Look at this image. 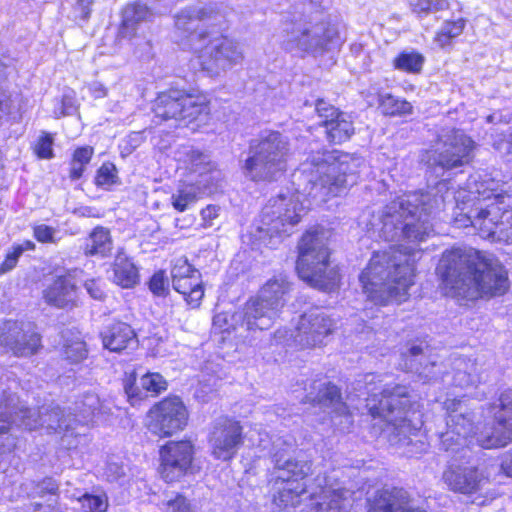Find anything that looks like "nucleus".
Instances as JSON below:
<instances>
[{"mask_svg": "<svg viewBox=\"0 0 512 512\" xmlns=\"http://www.w3.org/2000/svg\"><path fill=\"white\" fill-rule=\"evenodd\" d=\"M151 9L140 1L128 3L122 9V17L119 23L118 37L132 39L136 36L139 23L150 20Z\"/></svg>", "mask_w": 512, "mask_h": 512, "instance_id": "obj_26", "label": "nucleus"}, {"mask_svg": "<svg viewBox=\"0 0 512 512\" xmlns=\"http://www.w3.org/2000/svg\"><path fill=\"white\" fill-rule=\"evenodd\" d=\"M329 512H342L345 508V492L343 489H331L327 491Z\"/></svg>", "mask_w": 512, "mask_h": 512, "instance_id": "obj_46", "label": "nucleus"}, {"mask_svg": "<svg viewBox=\"0 0 512 512\" xmlns=\"http://www.w3.org/2000/svg\"><path fill=\"white\" fill-rule=\"evenodd\" d=\"M113 249V239L108 228L97 225L84 240L82 251L86 257H107Z\"/></svg>", "mask_w": 512, "mask_h": 512, "instance_id": "obj_28", "label": "nucleus"}, {"mask_svg": "<svg viewBox=\"0 0 512 512\" xmlns=\"http://www.w3.org/2000/svg\"><path fill=\"white\" fill-rule=\"evenodd\" d=\"M302 201L295 195L278 194L261 208L259 231L270 238L289 237L305 215Z\"/></svg>", "mask_w": 512, "mask_h": 512, "instance_id": "obj_7", "label": "nucleus"}, {"mask_svg": "<svg viewBox=\"0 0 512 512\" xmlns=\"http://www.w3.org/2000/svg\"><path fill=\"white\" fill-rule=\"evenodd\" d=\"M38 486L40 488L38 495L41 497L46 495L56 496L59 494V485L51 477L42 479Z\"/></svg>", "mask_w": 512, "mask_h": 512, "instance_id": "obj_49", "label": "nucleus"}, {"mask_svg": "<svg viewBox=\"0 0 512 512\" xmlns=\"http://www.w3.org/2000/svg\"><path fill=\"white\" fill-rule=\"evenodd\" d=\"M466 25L467 19L464 17L445 20L433 37L434 43L441 49L452 48L455 40L463 34Z\"/></svg>", "mask_w": 512, "mask_h": 512, "instance_id": "obj_31", "label": "nucleus"}, {"mask_svg": "<svg viewBox=\"0 0 512 512\" xmlns=\"http://www.w3.org/2000/svg\"><path fill=\"white\" fill-rule=\"evenodd\" d=\"M288 287L277 279L268 280L260 289L259 296L253 301V317L266 316L267 311H278L284 306V296Z\"/></svg>", "mask_w": 512, "mask_h": 512, "instance_id": "obj_25", "label": "nucleus"}, {"mask_svg": "<svg viewBox=\"0 0 512 512\" xmlns=\"http://www.w3.org/2000/svg\"><path fill=\"white\" fill-rule=\"evenodd\" d=\"M77 3L81 8V19L87 21L91 16L94 0H77Z\"/></svg>", "mask_w": 512, "mask_h": 512, "instance_id": "obj_54", "label": "nucleus"}, {"mask_svg": "<svg viewBox=\"0 0 512 512\" xmlns=\"http://www.w3.org/2000/svg\"><path fill=\"white\" fill-rule=\"evenodd\" d=\"M425 57L422 53L411 50L400 51L392 60V67L407 74H420L423 70Z\"/></svg>", "mask_w": 512, "mask_h": 512, "instance_id": "obj_34", "label": "nucleus"}, {"mask_svg": "<svg viewBox=\"0 0 512 512\" xmlns=\"http://www.w3.org/2000/svg\"><path fill=\"white\" fill-rule=\"evenodd\" d=\"M0 421L7 422L6 425L0 426V434L8 433L11 428V422L6 419L4 414H0Z\"/></svg>", "mask_w": 512, "mask_h": 512, "instance_id": "obj_56", "label": "nucleus"}, {"mask_svg": "<svg viewBox=\"0 0 512 512\" xmlns=\"http://www.w3.org/2000/svg\"><path fill=\"white\" fill-rule=\"evenodd\" d=\"M0 346L15 357H29L41 351L42 335L35 323L7 321L0 332Z\"/></svg>", "mask_w": 512, "mask_h": 512, "instance_id": "obj_14", "label": "nucleus"}, {"mask_svg": "<svg viewBox=\"0 0 512 512\" xmlns=\"http://www.w3.org/2000/svg\"><path fill=\"white\" fill-rule=\"evenodd\" d=\"M151 111L159 123L173 121L195 133L210 124L212 100L202 89L173 85L155 95Z\"/></svg>", "mask_w": 512, "mask_h": 512, "instance_id": "obj_5", "label": "nucleus"}, {"mask_svg": "<svg viewBox=\"0 0 512 512\" xmlns=\"http://www.w3.org/2000/svg\"><path fill=\"white\" fill-rule=\"evenodd\" d=\"M200 186L195 182H182L170 197L172 208L183 213L194 206L200 199Z\"/></svg>", "mask_w": 512, "mask_h": 512, "instance_id": "obj_30", "label": "nucleus"}, {"mask_svg": "<svg viewBox=\"0 0 512 512\" xmlns=\"http://www.w3.org/2000/svg\"><path fill=\"white\" fill-rule=\"evenodd\" d=\"M217 14L215 7L205 6L182 11L175 18V26L182 33V45L195 57L200 69L212 76L230 69L244 59L238 41L228 34L217 32L212 26L188 28L194 22L214 19Z\"/></svg>", "mask_w": 512, "mask_h": 512, "instance_id": "obj_3", "label": "nucleus"}, {"mask_svg": "<svg viewBox=\"0 0 512 512\" xmlns=\"http://www.w3.org/2000/svg\"><path fill=\"white\" fill-rule=\"evenodd\" d=\"M245 439L242 423L235 417L222 416L213 424L208 436L211 455L216 460L229 462L236 457Z\"/></svg>", "mask_w": 512, "mask_h": 512, "instance_id": "obj_13", "label": "nucleus"}, {"mask_svg": "<svg viewBox=\"0 0 512 512\" xmlns=\"http://www.w3.org/2000/svg\"><path fill=\"white\" fill-rule=\"evenodd\" d=\"M308 402L312 406L339 405L342 409V415L346 417H350L352 415L347 404L343 401L341 388L330 381L324 383L318 391L317 395L314 398H311Z\"/></svg>", "mask_w": 512, "mask_h": 512, "instance_id": "obj_29", "label": "nucleus"}, {"mask_svg": "<svg viewBox=\"0 0 512 512\" xmlns=\"http://www.w3.org/2000/svg\"><path fill=\"white\" fill-rule=\"evenodd\" d=\"M220 207L215 204H208L200 210L202 225L211 227L213 221L219 217Z\"/></svg>", "mask_w": 512, "mask_h": 512, "instance_id": "obj_47", "label": "nucleus"}, {"mask_svg": "<svg viewBox=\"0 0 512 512\" xmlns=\"http://www.w3.org/2000/svg\"><path fill=\"white\" fill-rule=\"evenodd\" d=\"M476 147L477 144L471 136L461 129L453 128L442 141L438 165L446 170L469 165L473 161Z\"/></svg>", "mask_w": 512, "mask_h": 512, "instance_id": "obj_16", "label": "nucleus"}, {"mask_svg": "<svg viewBox=\"0 0 512 512\" xmlns=\"http://www.w3.org/2000/svg\"><path fill=\"white\" fill-rule=\"evenodd\" d=\"M36 245L31 240H24L21 244H15L8 251L0 263V276L12 271L18 264L19 258L25 251H34Z\"/></svg>", "mask_w": 512, "mask_h": 512, "instance_id": "obj_37", "label": "nucleus"}, {"mask_svg": "<svg viewBox=\"0 0 512 512\" xmlns=\"http://www.w3.org/2000/svg\"><path fill=\"white\" fill-rule=\"evenodd\" d=\"M417 277L414 251L391 247L374 251L358 279L366 301L376 307H387L408 302Z\"/></svg>", "mask_w": 512, "mask_h": 512, "instance_id": "obj_2", "label": "nucleus"}, {"mask_svg": "<svg viewBox=\"0 0 512 512\" xmlns=\"http://www.w3.org/2000/svg\"><path fill=\"white\" fill-rule=\"evenodd\" d=\"M102 347L114 354H124L138 345V334L134 327L119 318L107 323L99 332Z\"/></svg>", "mask_w": 512, "mask_h": 512, "instance_id": "obj_22", "label": "nucleus"}, {"mask_svg": "<svg viewBox=\"0 0 512 512\" xmlns=\"http://www.w3.org/2000/svg\"><path fill=\"white\" fill-rule=\"evenodd\" d=\"M409 493L402 487L392 486L377 490L367 502V512H427L410 506Z\"/></svg>", "mask_w": 512, "mask_h": 512, "instance_id": "obj_23", "label": "nucleus"}, {"mask_svg": "<svg viewBox=\"0 0 512 512\" xmlns=\"http://www.w3.org/2000/svg\"><path fill=\"white\" fill-rule=\"evenodd\" d=\"M365 407L373 419H380L388 426L398 428L405 425L413 403L408 388L395 384L380 392L370 393L365 399Z\"/></svg>", "mask_w": 512, "mask_h": 512, "instance_id": "obj_11", "label": "nucleus"}, {"mask_svg": "<svg viewBox=\"0 0 512 512\" xmlns=\"http://www.w3.org/2000/svg\"><path fill=\"white\" fill-rule=\"evenodd\" d=\"M379 107L386 116L409 115L413 112V106L406 99H399L388 93L378 99Z\"/></svg>", "mask_w": 512, "mask_h": 512, "instance_id": "obj_36", "label": "nucleus"}, {"mask_svg": "<svg viewBox=\"0 0 512 512\" xmlns=\"http://www.w3.org/2000/svg\"><path fill=\"white\" fill-rule=\"evenodd\" d=\"M315 110L321 118L320 126L325 129V136L330 144H342L350 140L354 134V126L346 113L323 99L316 101Z\"/></svg>", "mask_w": 512, "mask_h": 512, "instance_id": "obj_20", "label": "nucleus"}, {"mask_svg": "<svg viewBox=\"0 0 512 512\" xmlns=\"http://www.w3.org/2000/svg\"><path fill=\"white\" fill-rule=\"evenodd\" d=\"M77 501L82 504L84 512H107L109 508V499L105 493L95 495L86 492Z\"/></svg>", "mask_w": 512, "mask_h": 512, "instance_id": "obj_39", "label": "nucleus"}, {"mask_svg": "<svg viewBox=\"0 0 512 512\" xmlns=\"http://www.w3.org/2000/svg\"><path fill=\"white\" fill-rule=\"evenodd\" d=\"M189 411L182 398L169 394L151 405L146 413V429L158 439H169L184 431Z\"/></svg>", "mask_w": 512, "mask_h": 512, "instance_id": "obj_9", "label": "nucleus"}, {"mask_svg": "<svg viewBox=\"0 0 512 512\" xmlns=\"http://www.w3.org/2000/svg\"><path fill=\"white\" fill-rule=\"evenodd\" d=\"M168 389V381L159 372L148 371L139 380L135 370L125 374L123 390L132 407L143 405L150 398H157Z\"/></svg>", "mask_w": 512, "mask_h": 512, "instance_id": "obj_17", "label": "nucleus"}, {"mask_svg": "<svg viewBox=\"0 0 512 512\" xmlns=\"http://www.w3.org/2000/svg\"><path fill=\"white\" fill-rule=\"evenodd\" d=\"M499 468L501 474L512 479V448L503 455Z\"/></svg>", "mask_w": 512, "mask_h": 512, "instance_id": "obj_52", "label": "nucleus"}, {"mask_svg": "<svg viewBox=\"0 0 512 512\" xmlns=\"http://www.w3.org/2000/svg\"><path fill=\"white\" fill-rule=\"evenodd\" d=\"M171 281L173 289L183 297L190 308L200 307L205 294L202 275L186 257L174 261L171 267Z\"/></svg>", "mask_w": 512, "mask_h": 512, "instance_id": "obj_15", "label": "nucleus"}, {"mask_svg": "<svg viewBox=\"0 0 512 512\" xmlns=\"http://www.w3.org/2000/svg\"><path fill=\"white\" fill-rule=\"evenodd\" d=\"M62 356L69 364H79L87 359L88 347L80 332H71L65 339Z\"/></svg>", "mask_w": 512, "mask_h": 512, "instance_id": "obj_33", "label": "nucleus"}, {"mask_svg": "<svg viewBox=\"0 0 512 512\" xmlns=\"http://www.w3.org/2000/svg\"><path fill=\"white\" fill-rule=\"evenodd\" d=\"M490 431L477 438V444L487 450L505 448L512 443V389L504 390L497 402L488 407Z\"/></svg>", "mask_w": 512, "mask_h": 512, "instance_id": "obj_12", "label": "nucleus"}, {"mask_svg": "<svg viewBox=\"0 0 512 512\" xmlns=\"http://www.w3.org/2000/svg\"><path fill=\"white\" fill-rule=\"evenodd\" d=\"M347 186V179L345 173H339L334 176L328 183L327 189L334 196L338 195V193L345 189Z\"/></svg>", "mask_w": 512, "mask_h": 512, "instance_id": "obj_51", "label": "nucleus"}, {"mask_svg": "<svg viewBox=\"0 0 512 512\" xmlns=\"http://www.w3.org/2000/svg\"><path fill=\"white\" fill-rule=\"evenodd\" d=\"M288 142L279 131H270L259 139L255 150L244 163V170L253 182L270 179L276 171L282 170L287 154Z\"/></svg>", "mask_w": 512, "mask_h": 512, "instance_id": "obj_10", "label": "nucleus"}, {"mask_svg": "<svg viewBox=\"0 0 512 512\" xmlns=\"http://www.w3.org/2000/svg\"><path fill=\"white\" fill-rule=\"evenodd\" d=\"M436 270L444 296H466L473 288L478 298L488 300L504 296L511 286L505 266L476 249L444 251Z\"/></svg>", "mask_w": 512, "mask_h": 512, "instance_id": "obj_1", "label": "nucleus"}, {"mask_svg": "<svg viewBox=\"0 0 512 512\" xmlns=\"http://www.w3.org/2000/svg\"><path fill=\"white\" fill-rule=\"evenodd\" d=\"M325 228H306L296 245L295 272L300 280L324 293L337 291L342 283L341 268L333 264V251L324 240Z\"/></svg>", "mask_w": 512, "mask_h": 512, "instance_id": "obj_4", "label": "nucleus"}, {"mask_svg": "<svg viewBox=\"0 0 512 512\" xmlns=\"http://www.w3.org/2000/svg\"><path fill=\"white\" fill-rule=\"evenodd\" d=\"M495 209L497 212L493 217L494 213L489 209H480L473 218L469 217L470 226L478 230L482 237H492L497 232L498 221L496 216L499 214V208L496 207Z\"/></svg>", "mask_w": 512, "mask_h": 512, "instance_id": "obj_35", "label": "nucleus"}, {"mask_svg": "<svg viewBox=\"0 0 512 512\" xmlns=\"http://www.w3.org/2000/svg\"><path fill=\"white\" fill-rule=\"evenodd\" d=\"M420 351H421V349H420V348H413V349H412V352H413L414 354H416V353H418V352H420Z\"/></svg>", "mask_w": 512, "mask_h": 512, "instance_id": "obj_59", "label": "nucleus"}, {"mask_svg": "<svg viewBox=\"0 0 512 512\" xmlns=\"http://www.w3.org/2000/svg\"><path fill=\"white\" fill-rule=\"evenodd\" d=\"M34 429H35V427H28V428H27V430H28V431H32V430H34Z\"/></svg>", "mask_w": 512, "mask_h": 512, "instance_id": "obj_61", "label": "nucleus"}, {"mask_svg": "<svg viewBox=\"0 0 512 512\" xmlns=\"http://www.w3.org/2000/svg\"><path fill=\"white\" fill-rule=\"evenodd\" d=\"M196 445L192 439L167 440L158 448V478L167 485H174L198 472Z\"/></svg>", "mask_w": 512, "mask_h": 512, "instance_id": "obj_8", "label": "nucleus"}, {"mask_svg": "<svg viewBox=\"0 0 512 512\" xmlns=\"http://www.w3.org/2000/svg\"><path fill=\"white\" fill-rule=\"evenodd\" d=\"M163 506V512H197L192 501L181 492H176Z\"/></svg>", "mask_w": 512, "mask_h": 512, "instance_id": "obj_43", "label": "nucleus"}, {"mask_svg": "<svg viewBox=\"0 0 512 512\" xmlns=\"http://www.w3.org/2000/svg\"><path fill=\"white\" fill-rule=\"evenodd\" d=\"M297 337L303 349L325 345V339L335 331V321L322 311L301 315L296 326Z\"/></svg>", "mask_w": 512, "mask_h": 512, "instance_id": "obj_19", "label": "nucleus"}, {"mask_svg": "<svg viewBox=\"0 0 512 512\" xmlns=\"http://www.w3.org/2000/svg\"><path fill=\"white\" fill-rule=\"evenodd\" d=\"M113 282L124 289L135 287L139 282V270L132 258L118 251L112 263Z\"/></svg>", "mask_w": 512, "mask_h": 512, "instance_id": "obj_27", "label": "nucleus"}, {"mask_svg": "<svg viewBox=\"0 0 512 512\" xmlns=\"http://www.w3.org/2000/svg\"><path fill=\"white\" fill-rule=\"evenodd\" d=\"M277 474L269 480L271 503L278 511L298 508L308 492L307 478L310 465L297 459H288L275 465Z\"/></svg>", "mask_w": 512, "mask_h": 512, "instance_id": "obj_6", "label": "nucleus"}, {"mask_svg": "<svg viewBox=\"0 0 512 512\" xmlns=\"http://www.w3.org/2000/svg\"><path fill=\"white\" fill-rule=\"evenodd\" d=\"M34 239L41 244H55L58 242L56 230L46 224H37L32 227Z\"/></svg>", "mask_w": 512, "mask_h": 512, "instance_id": "obj_45", "label": "nucleus"}, {"mask_svg": "<svg viewBox=\"0 0 512 512\" xmlns=\"http://www.w3.org/2000/svg\"><path fill=\"white\" fill-rule=\"evenodd\" d=\"M408 227H409L408 225H405L404 228H403V232L405 234H408Z\"/></svg>", "mask_w": 512, "mask_h": 512, "instance_id": "obj_60", "label": "nucleus"}, {"mask_svg": "<svg viewBox=\"0 0 512 512\" xmlns=\"http://www.w3.org/2000/svg\"><path fill=\"white\" fill-rule=\"evenodd\" d=\"M327 491L328 487L321 485L317 492L309 495L310 503L307 505V512H329Z\"/></svg>", "mask_w": 512, "mask_h": 512, "instance_id": "obj_44", "label": "nucleus"}, {"mask_svg": "<svg viewBox=\"0 0 512 512\" xmlns=\"http://www.w3.org/2000/svg\"><path fill=\"white\" fill-rule=\"evenodd\" d=\"M94 153V147L90 145H82L74 148L69 159L68 169V177L71 181H76L83 177Z\"/></svg>", "mask_w": 512, "mask_h": 512, "instance_id": "obj_32", "label": "nucleus"}, {"mask_svg": "<svg viewBox=\"0 0 512 512\" xmlns=\"http://www.w3.org/2000/svg\"><path fill=\"white\" fill-rule=\"evenodd\" d=\"M151 293L156 297L165 298L169 294V280L163 269L155 271L147 282Z\"/></svg>", "mask_w": 512, "mask_h": 512, "instance_id": "obj_42", "label": "nucleus"}, {"mask_svg": "<svg viewBox=\"0 0 512 512\" xmlns=\"http://www.w3.org/2000/svg\"><path fill=\"white\" fill-rule=\"evenodd\" d=\"M44 302L53 308L72 310L78 306L79 287L74 275L66 271L53 277L50 284L42 291Z\"/></svg>", "mask_w": 512, "mask_h": 512, "instance_id": "obj_21", "label": "nucleus"}, {"mask_svg": "<svg viewBox=\"0 0 512 512\" xmlns=\"http://www.w3.org/2000/svg\"><path fill=\"white\" fill-rule=\"evenodd\" d=\"M41 508H42V504H41V503H35V504L33 505V509H34L35 511L40 510Z\"/></svg>", "mask_w": 512, "mask_h": 512, "instance_id": "obj_57", "label": "nucleus"}, {"mask_svg": "<svg viewBox=\"0 0 512 512\" xmlns=\"http://www.w3.org/2000/svg\"><path fill=\"white\" fill-rule=\"evenodd\" d=\"M85 286L92 298L96 300H103L105 298V292L95 280L87 281Z\"/></svg>", "mask_w": 512, "mask_h": 512, "instance_id": "obj_53", "label": "nucleus"}, {"mask_svg": "<svg viewBox=\"0 0 512 512\" xmlns=\"http://www.w3.org/2000/svg\"><path fill=\"white\" fill-rule=\"evenodd\" d=\"M449 7V0H416L411 10L417 16L423 17L432 12L448 10Z\"/></svg>", "mask_w": 512, "mask_h": 512, "instance_id": "obj_41", "label": "nucleus"}, {"mask_svg": "<svg viewBox=\"0 0 512 512\" xmlns=\"http://www.w3.org/2000/svg\"><path fill=\"white\" fill-rule=\"evenodd\" d=\"M21 411L24 413L25 416H28V414L30 413L29 408H23V409H21Z\"/></svg>", "mask_w": 512, "mask_h": 512, "instance_id": "obj_58", "label": "nucleus"}, {"mask_svg": "<svg viewBox=\"0 0 512 512\" xmlns=\"http://www.w3.org/2000/svg\"><path fill=\"white\" fill-rule=\"evenodd\" d=\"M473 423L470 418L464 414H460L456 417L454 431L457 435L467 438L470 436L472 431Z\"/></svg>", "mask_w": 512, "mask_h": 512, "instance_id": "obj_48", "label": "nucleus"}, {"mask_svg": "<svg viewBox=\"0 0 512 512\" xmlns=\"http://www.w3.org/2000/svg\"><path fill=\"white\" fill-rule=\"evenodd\" d=\"M54 139L49 132H42L32 147L33 154L41 160H50L54 158L53 149Z\"/></svg>", "mask_w": 512, "mask_h": 512, "instance_id": "obj_40", "label": "nucleus"}, {"mask_svg": "<svg viewBox=\"0 0 512 512\" xmlns=\"http://www.w3.org/2000/svg\"><path fill=\"white\" fill-rule=\"evenodd\" d=\"M118 182L119 177L117 167L110 161L103 162L95 172L94 184L98 188L110 189Z\"/></svg>", "mask_w": 512, "mask_h": 512, "instance_id": "obj_38", "label": "nucleus"}, {"mask_svg": "<svg viewBox=\"0 0 512 512\" xmlns=\"http://www.w3.org/2000/svg\"><path fill=\"white\" fill-rule=\"evenodd\" d=\"M12 106V99L10 95H6L3 99H0V111L9 112Z\"/></svg>", "mask_w": 512, "mask_h": 512, "instance_id": "obj_55", "label": "nucleus"}, {"mask_svg": "<svg viewBox=\"0 0 512 512\" xmlns=\"http://www.w3.org/2000/svg\"><path fill=\"white\" fill-rule=\"evenodd\" d=\"M315 27L319 32L312 34L309 29H304L293 40L295 47L304 54L326 52L329 45L338 37V31L327 23L318 22Z\"/></svg>", "mask_w": 512, "mask_h": 512, "instance_id": "obj_24", "label": "nucleus"}, {"mask_svg": "<svg viewBox=\"0 0 512 512\" xmlns=\"http://www.w3.org/2000/svg\"><path fill=\"white\" fill-rule=\"evenodd\" d=\"M81 416L90 422H93L96 418L100 417L103 414L102 405L98 400L95 401L94 404L85 405L83 409L80 411Z\"/></svg>", "mask_w": 512, "mask_h": 512, "instance_id": "obj_50", "label": "nucleus"}, {"mask_svg": "<svg viewBox=\"0 0 512 512\" xmlns=\"http://www.w3.org/2000/svg\"><path fill=\"white\" fill-rule=\"evenodd\" d=\"M442 479L450 491L463 495L476 494L489 482L488 475L469 461L448 464Z\"/></svg>", "mask_w": 512, "mask_h": 512, "instance_id": "obj_18", "label": "nucleus"}]
</instances>
